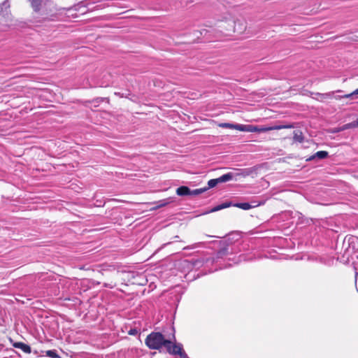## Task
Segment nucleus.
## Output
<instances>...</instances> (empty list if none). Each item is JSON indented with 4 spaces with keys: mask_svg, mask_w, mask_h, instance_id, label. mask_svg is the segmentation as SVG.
Here are the masks:
<instances>
[{
    "mask_svg": "<svg viewBox=\"0 0 358 358\" xmlns=\"http://www.w3.org/2000/svg\"><path fill=\"white\" fill-rule=\"evenodd\" d=\"M238 248V245H227L219 250L215 254V257H209V259H215L213 264H215V267L213 268H210L208 270V273H212L219 269L227 268V266H222L220 263V259H227L229 262H233V264H238L241 261L248 260V259L245 258V256L243 254H241L239 256L234 257L233 258L229 257L230 255L236 253L238 251H241V249Z\"/></svg>",
    "mask_w": 358,
    "mask_h": 358,
    "instance_id": "f257e3e1",
    "label": "nucleus"
},
{
    "mask_svg": "<svg viewBox=\"0 0 358 358\" xmlns=\"http://www.w3.org/2000/svg\"><path fill=\"white\" fill-rule=\"evenodd\" d=\"M172 336L166 342V349L170 355H178L181 358H188L187 355L183 350V346L180 343H176L175 330L171 327Z\"/></svg>",
    "mask_w": 358,
    "mask_h": 358,
    "instance_id": "f03ea898",
    "label": "nucleus"
},
{
    "mask_svg": "<svg viewBox=\"0 0 358 358\" xmlns=\"http://www.w3.org/2000/svg\"><path fill=\"white\" fill-rule=\"evenodd\" d=\"M168 341L162 333L152 332L145 338V344L150 349L159 350L163 346L166 347Z\"/></svg>",
    "mask_w": 358,
    "mask_h": 358,
    "instance_id": "7ed1b4c3",
    "label": "nucleus"
},
{
    "mask_svg": "<svg viewBox=\"0 0 358 358\" xmlns=\"http://www.w3.org/2000/svg\"><path fill=\"white\" fill-rule=\"evenodd\" d=\"M215 259H209V257H208L191 260L185 259L182 261V264L184 267L193 270L199 269L201 267H204L206 268L208 267L209 265H213Z\"/></svg>",
    "mask_w": 358,
    "mask_h": 358,
    "instance_id": "20e7f679",
    "label": "nucleus"
},
{
    "mask_svg": "<svg viewBox=\"0 0 358 358\" xmlns=\"http://www.w3.org/2000/svg\"><path fill=\"white\" fill-rule=\"evenodd\" d=\"M10 3L8 0L4 1L0 5V31H5L8 27V21L10 20V13L8 8Z\"/></svg>",
    "mask_w": 358,
    "mask_h": 358,
    "instance_id": "39448f33",
    "label": "nucleus"
},
{
    "mask_svg": "<svg viewBox=\"0 0 358 358\" xmlns=\"http://www.w3.org/2000/svg\"><path fill=\"white\" fill-rule=\"evenodd\" d=\"M234 176L233 173H227L217 178L211 179L208 182V187L206 188L208 189L215 187L219 183L228 182L234 178Z\"/></svg>",
    "mask_w": 358,
    "mask_h": 358,
    "instance_id": "423d86ee",
    "label": "nucleus"
},
{
    "mask_svg": "<svg viewBox=\"0 0 358 358\" xmlns=\"http://www.w3.org/2000/svg\"><path fill=\"white\" fill-rule=\"evenodd\" d=\"M260 203L257 201H252L251 203L243 202V203H236L233 206L239 208L243 210H249L252 208L259 206Z\"/></svg>",
    "mask_w": 358,
    "mask_h": 358,
    "instance_id": "0eeeda50",
    "label": "nucleus"
},
{
    "mask_svg": "<svg viewBox=\"0 0 358 358\" xmlns=\"http://www.w3.org/2000/svg\"><path fill=\"white\" fill-rule=\"evenodd\" d=\"M328 155H329V153L327 151H324V150L318 151L316 153H315L314 155L309 157L307 159V161H313L315 159H324L327 158L328 157Z\"/></svg>",
    "mask_w": 358,
    "mask_h": 358,
    "instance_id": "6e6552de",
    "label": "nucleus"
},
{
    "mask_svg": "<svg viewBox=\"0 0 358 358\" xmlns=\"http://www.w3.org/2000/svg\"><path fill=\"white\" fill-rule=\"evenodd\" d=\"M13 346L15 348L20 349L21 350H22L24 352H26V353H30L31 352V347L29 345H27L22 342L15 343L13 344Z\"/></svg>",
    "mask_w": 358,
    "mask_h": 358,
    "instance_id": "1a4fd4ad",
    "label": "nucleus"
},
{
    "mask_svg": "<svg viewBox=\"0 0 358 358\" xmlns=\"http://www.w3.org/2000/svg\"><path fill=\"white\" fill-rule=\"evenodd\" d=\"M234 129H237L238 131H255L257 130V128H255L254 129H252V126H250V125H245V124H235Z\"/></svg>",
    "mask_w": 358,
    "mask_h": 358,
    "instance_id": "9d476101",
    "label": "nucleus"
},
{
    "mask_svg": "<svg viewBox=\"0 0 358 358\" xmlns=\"http://www.w3.org/2000/svg\"><path fill=\"white\" fill-rule=\"evenodd\" d=\"M176 194L179 196H189L190 189L187 186H180L177 188Z\"/></svg>",
    "mask_w": 358,
    "mask_h": 358,
    "instance_id": "9b49d317",
    "label": "nucleus"
},
{
    "mask_svg": "<svg viewBox=\"0 0 358 358\" xmlns=\"http://www.w3.org/2000/svg\"><path fill=\"white\" fill-rule=\"evenodd\" d=\"M352 128H356V125H355V122L353 121L352 122H350V123H348V124H343V126L340 127L338 129V131H345V130H347V129H352Z\"/></svg>",
    "mask_w": 358,
    "mask_h": 358,
    "instance_id": "f8f14e48",
    "label": "nucleus"
},
{
    "mask_svg": "<svg viewBox=\"0 0 358 358\" xmlns=\"http://www.w3.org/2000/svg\"><path fill=\"white\" fill-rule=\"evenodd\" d=\"M293 139L295 142L302 143L304 139L302 132L299 131H294Z\"/></svg>",
    "mask_w": 358,
    "mask_h": 358,
    "instance_id": "ddd939ff",
    "label": "nucleus"
},
{
    "mask_svg": "<svg viewBox=\"0 0 358 358\" xmlns=\"http://www.w3.org/2000/svg\"><path fill=\"white\" fill-rule=\"evenodd\" d=\"M45 356L51 358H60L56 350H50L44 352Z\"/></svg>",
    "mask_w": 358,
    "mask_h": 358,
    "instance_id": "4468645a",
    "label": "nucleus"
},
{
    "mask_svg": "<svg viewBox=\"0 0 358 358\" xmlns=\"http://www.w3.org/2000/svg\"><path fill=\"white\" fill-rule=\"evenodd\" d=\"M229 206H230V203H222V204L217 205V206H215L209 212H211V213L216 212V211H218L220 210H222V209H224L225 208H227Z\"/></svg>",
    "mask_w": 358,
    "mask_h": 358,
    "instance_id": "2eb2a0df",
    "label": "nucleus"
},
{
    "mask_svg": "<svg viewBox=\"0 0 358 358\" xmlns=\"http://www.w3.org/2000/svg\"><path fill=\"white\" fill-rule=\"evenodd\" d=\"M208 188H199L196 189H190V195L189 196H197L207 191Z\"/></svg>",
    "mask_w": 358,
    "mask_h": 358,
    "instance_id": "dca6fc26",
    "label": "nucleus"
},
{
    "mask_svg": "<svg viewBox=\"0 0 358 358\" xmlns=\"http://www.w3.org/2000/svg\"><path fill=\"white\" fill-rule=\"evenodd\" d=\"M334 98L336 99H341L342 98H346V99H356L357 96H355V94H354V92L350 93V94H344V95H341V96H335Z\"/></svg>",
    "mask_w": 358,
    "mask_h": 358,
    "instance_id": "f3484780",
    "label": "nucleus"
},
{
    "mask_svg": "<svg viewBox=\"0 0 358 358\" xmlns=\"http://www.w3.org/2000/svg\"><path fill=\"white\" fill-rule=\"evenodd\" d=\"M335 92H328V93H324V94H320V93H318L317 94L322 98V99H331V98H333L334 97V94Z\"/></svg>",
    "mask_w": 358,
    "mask_h": 358,
    "instance_id": "a211bd4d",
    "label": "nucleus"
},
{
    "mask_svg": "<svg viewBox=\"0 0 358 358\" xmlns=\"http://www.w3.org/2000/svg\"><path fill=\"white\" fill-rule=\"evenodd\" d=\"M292 126L290 125V124H286V125L281 124V125L275 126V127H273L272 128L266 129V130H269V129H282L292 128Z\"/></svg>",
    "mask_w": 358,
    "mask_h": 358,
    "instance_id": "6ab92c4d",
    "label": "nucleus"
},
{
    "mask_svg": "<svg viewBox=\"0 0 358 358\" xmlns=\"http://www.w3.org/2000/svg\"><path fill=\"white\" fill-rule=\"evenodd\" d=\"M220 127L222 128L234 129L235 124L232 123H221Z\"/></svg>",
    "mask_w": 358,
    "mask_h": 358,
    "instance_id": "aec40b11",
    "label": "nucleus"
},
{
    "mask_svg": "<svg viewBox=\"0 0 358 358\" xmlns=\"http://www.w3.org/2000/svg\"><path fill=\"white\" fill-rule=\"evenodd\" d=\"M137 333H138V331H137V330H136V329H131L129 330V335H133V336H134V335L137 334Z\"/></svg>",
    "mask_w": 358,
    "mask_h": 358,
    "instance_id": "412c9836",
    "label": "nucleus"
},
{
    "mask_svg": "<svg viewBox=\"0 0 358 358\" xmlns=\"http://www.w3.org/2000/svg\"><path fill=\"white\" fill-rule=\"evenodd\" d=\"M354 92V94H355V96H357L358 95V88L356 89Z\"/></svg>",
    "mask_w": 358,
    "mask_h": 358,
    "instance_id": "4be33fe9",
    "label": "nucleus"
},
{
    "mask_svg": "<svg viewBox=\"0 0 358 358\" xmlns=\"http://www.w3.org/2000/svg\"><path fill=\"white\" fill-rule=\"evenodd\" d=\"M356 127H358V118L355 121Z\"/></svg>",
    "mask_w": 358,
    "mask_h": 358,
    "instance_id": "5701e85b",
    "label": "nucleus"
},
{
    "mask_svg": "<svg viewBox=\"0 0 358 358\" xmlns=\"http://www.w3.org/2000/svg\"><path fill=\"white\" fill-rule=\"evenodd\" d=\"M336 92L340 93V92H342V90H337V91H336Z\"/></svg>",
    "mask_w": 358,
    "mask_h": 358,
    "instance_id": "b1692460",
    "label": "nucleus"
},
{
    "mask_svg": "<svg viewBox=\"0 0 358 358\" xmlns=\"http://www.w3.org/2000/svg\"><path fill=\"white\" fill-rule=\"evenodd\" d=\"M166 203H167V202H166V203H162V204H161V206H164V205H166Z\"/></svg>",
    "mask_w": 358,
    "mask_h": 358,
    "instance_id": "393cba45",
    "label": "nucleus"
},
{
    "mask_svg": "<svg viewBox=\"0 0 358 358\" xmlns=\"http://www.w3.org/2000/svg\"><path fill=\"white\" fill-rule=\"evenodd\" d=\"M228 265H229V266H231V265H232V264H231V263H228Z\"/></svg>",
    "mask_w": 358,
    "mask_h": 358,
    "instance_id": "a878e982",
    "label": "nucleus"
}]
</instances>
